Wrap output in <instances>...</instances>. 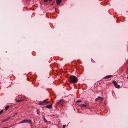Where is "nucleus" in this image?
<instances>
[{"instance_id": "2eb2a0df", "label": "nucleus", "mask_w": 128, "mask_h": 128, "mask_svg": "<svg viewBox=\"0 0 128 128\" xmlns=\"http://www.w3.org/2000/svg\"><path fill=\"white\" fill-rule=\"evenodd\" d=\"M22 99H21L18 100H17L16 101H17V102H20V101H22Z\"/></svg>"}, {"instance_id": "4468645a", "label": "nucleus", "mask_w": 128, "mask_h": 128, "mask_svg": "<svg viewBox=\"0 0 128 128\" xmlns=\"http://www.w3.org/2000/svg\"><path fill=\"white\" fill-rule=\"evenodd\" d=\"M6 121H7V120H6V119H5L4 120H2V122H5Z\"/></svg>"}, {"instance_id": "6ab92c4d", "label": "nucleus", "mask_w": 128, "mask_h": 128, "mask_svg": "<svg viewBox=\"0 0 128 128\" xmlns=\"http://www.w3.org/2000/svg\"><path fill=\"white\" fill-rule=\"evenodd\" d=\"M10 118H6V119L7 120H8Z\"/></svg>"}, {"instance_id": "20e7f679", "label": "nucleus", "mask_w": 128, "mask_h": 128, "mask_svg": "<svg viewBox=\"0 0 128 128\" xmlns=\"http://www.w3.org/2000/svg\"><path fill=\"white\" fill-rule=\"evenodd\" d=\"M64 102V100H61L60 101L58 102L57 104H62Z\"/></svg>"}, {"instance_id": "4be33fe9", "label": "nucleus", "mask_w": 128, "mask_h": 128, "mask_svg": "<svg viewBox=\"0 0 128 128\" xmlns=\"http://www.w3.org/2000/svg\"><path fill=\"white\" fill-rule=\"evenodd\" d=\"M44 1L45 2H47L48 0H44Z\"/></svg>"}, {"instance_id": "f8f14e48", "label": "nucleus", "mask_w": 128, "mask_h": 128, "mask_svg": "<svg viewBox=\"0 0 128 128\" xmlns=\"http://www.w3.org/2000/svg\"><path fill=\"white\" fill-rule=\"evenodd\" d=\"M47 124H51V122L50 121H47V122H46Z\"/></svg>"}, {"instance_id": "5701e85b", "label": "nucleus", "mask_w": 128, "mask_h": 128, "mask_svg": "<svg viewBox=\"0 0 128 128\" xmlns=\"http://www.w3.org/2000/svg\"><path fill=\"white\" fill-rule=\"evenodd\" d=\"M43 119L44 120H46V118H45V117L44 116L43 118Z\"/></svg>"}, {"instance_id": "9d476101", "label": "nucleus", "mask_w": 128, "mask_h": 128, "mask_svg": "<svg viewBox=\"0 0 128 128\" xmlns=\"http://www.w3.org/2000/svg\"><path fill=\"white\" fill-rule=\"evenodd\" d=\"M102 98L100 97L99 96H98L97 98H96L95 99V101H96L98 100L99 99H102Z\"/></svg>"}, {"instance_id": "393cba45", "label": "nucleus", "mask_w": 128, "mask_h": 128, "mask_svg": "<svg viewBox=\"0 0 128 128\" xmlns=\"http://www.w3.org/2000/svg\"><path fill=\"white\" fill-rule=\"evenodd\" d=\"M37 113H38V114H39L38 113V112H37Z\"/></svg>"}, {"instance_id": "f3484780", "label": "nucleus", "mask_w": 128, "mask_h": 128, "mask_svg": "<svg viewBox=\"0 0 128 128\" xmlns=\"http://www.w3.org/2000/svg\"><path fill=\"white\" fill-rule=\"evenodd\" d=\"M3 112V110H1L0 112V114H1Z\"/></svg>"}, {"instance_id": "9b49d317", "label": "nucleus", "mask_w": 128, "mask_h": 128, "mask_svg": "<svg viewBox=\"0 0 128 128\" xmlns=\"http://www.w3.org/2000/svg\"><path fill=\"white\" fill-rule=\"evenodd\" d=\"M9 107V106H6L5 108V110H7Z\"/></svg>"}, {"instance_id": "0eeeda50", "label": "nucleus", "mask_w": 128, "mask_h": 128, "mask_svg": "<svg viewBox=\"0 0 128 128\" xmlns=\"http://www.w3.org/2000/svg\"><path fill=\"white\" fill-rule=\"evenodd\" d=\"M61 0H56V2L57 4H59L61 2Z\"/></svg>"}, {"instance_id": "dca6fc26", "label": "nucleus", "mask_w": 128, "mask_h": 128, "mask_svg": "<svg viewBox=\"0 0 128 128\" xmlns=\"http://www.w3.org/2000/svg\"><path fill=\"white\" fill-rule=\"evenodd\" d=\"M82 106H83V107H86V104H82Z\"/></svg>"}, {"instance_id": "aec40b11", "label": "nucleus", "mask_w": 128, "mask_h": 128, "mask_svg": "<svg viewBox=\"0 0 128 128\" xmlns=\"http://www.w3.org/2000/svg\"><path fill=\"white\" fill-rule=\"evenodd\" d=\"M128 69H127L126 70V74H128Z\"/></svg>"}, {"instance_id": "a878e982", "label": "nucleus", "mask_w": 128, "mask_h": 128, "mask_svg": "<svg viewBox=\"0 0 128 128\" xmlns=\"http://www.w3.org/2000/svg\"><path fill=\"white\" fill-rule=\"evenodd\" d=\"M127 78H128V77H127Z\"/></svg>"}, {"instance_id": "b1692460", "label": "nucleus", "mask_w": 128, "mask_h": 128, "mask_svg": "<svg viewBox=\"0 0 128 128\" xmlns=\"http://www.w3.org/2000/svg\"><path fill=\"white\" fill-rule=\"evenodd\" d=\"M50 1V2L51 1H52V0H49Z\"/></svg>"}, {"instance_id": "ddd939ff", "label": "nucleus", "mask_w": 128, "mask_h": 128, "mask_svg": "<svg viewBox=\"0 0 128 128\" xmlns=\"http://www.w3.org/2000/svg\"><path fill=\"white\" fill-rule=\"evenodd\" d=\"M82 101L80 100H77L76 101L77 103H79V102H82Z\"/></svg>"}, {"instance_id": "7ed1b4c3", "label": "nucleus", "mask_w": 128, "mask_h": 128, "mask_svg": "<svg viewBox=\"0 0 128 128\" xmlns=\"http://www.w3.org/2000/svg\"><path fill=\"white\" fill-rule=\"evenodd\" d=\"M31 122L30 120H23L22 121L20 122L19 123H31Z\"/></svg>"}, {"instance_id": "f257e3e1", "label": "nucleus", "mask_w": 128, "mask_h": 128, "mask_svg": "<svg viewBox=\"0 0 128 128\" xmlns=\"http://www.w3.org/2000/svg\"><path fill=\"white\" fill-rule=\"evenodd\" d=\"M68 80L71 83H74L78 81L77 78L74 76L70 75L68 78Z\"/></svg>"}, {"instance_id": "f03ea898", "label": "nucleus", "mask_w": 128, "mask_h": 128, "mask_svg": "<svg viewBox=\"0 0 128 128\" xmlns=\"http://www.w3.org/2000/svg\"><path fill=\"white\" fill-rule=\"evenodd\" d=\"M49 102H48L46 100H44L42 101L39 102V104L40 105L46 104Z\"/></svg>"}, {"instance_id": "39448f33", "label": "nucleus", "mask_w": 128, "mask_h": 128, "mask_svg": "<svg viewBox=\"0 0 128 128\" xmlns=\"http://www.w3.org/2000/svg\"><path fill=\"white\" fill-rule=\"evenodd\" d=\"M46 108H48L49 109H51L52 108V104H51L50 105H46Z\"/></svg>"}, {"instance_id": "423d86ee", "label": "nucleus", "mask_w": 128, "mask_h": 128, "mask_svg": "<svg viewBox=\"0 0 128 128\" xmlns=\"http://www.w3.org/2000/svg\"><path fill=\"white\" fill-rule=\"evenodd\" d=\"M112 75H109L107 76H106L104 77V78H108L110 77H112Z\"/></svg>"}, {"instance_id": "1a4fd4ad", "label": "nucleus", "mask_w": 128, "mask_h": 128, "mask_svg": "<svg viewBox=\"0 0 128 128\" xmlns=\"http://www.w3.org/2000/svg\"><path fill=\"white\" fill-rule=\"evenodd\" d=\"M112 82L114 84V86H116V85L117 84L116 82L114 80L112 81Z\"/></svg>"}, {"instance_id": "412c9836", "label": "nucleus", "mask_w": 128, "mask_h": 128, "mask_svg": "<svg viewBox=\"0 0 128 128\" xmlns=\"http://www.w3.org/2000/svg\"><path fill=\"white\" fill-rule=\"evenodd\" d=\"M44 121L45 122H46L47 121V120H46H46H44Z\"/></svg>"}, {"instance_id": "6e6552de", "label": "nucleus", "mask_w": 128, "mask_h": 128, "mask_svg": "<svg viewBox=\"0 0 128 128\" xmlns=\"http://www.w3.org/2000/svg\"><path fill=\"white\" fill-rule=\"evenodd\" d=\"M116 88H119L120 87V86L119 84H117L116 85V86H114Z\"/></svg>"}, {"instance_id": "a211bd4d", "label": "nucleus", "mask_w": 128, "mask_h": 128, "mask_svg": "<svg viewBox=\"0 0 128 128\" xmlns=\"http://www.w3.org/2000/svg\"><path fill=\"white\" fill-rule=\"evenodd\" d=\"M66 126V125H64L63 126V127L64 128H65Z\"/></svg>"}]
</instances>
